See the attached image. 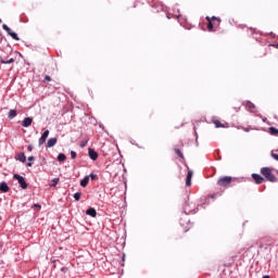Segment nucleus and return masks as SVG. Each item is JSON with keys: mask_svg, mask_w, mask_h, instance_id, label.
<instances>
[{"mask_svg": "<svg viewBox=\"0 0 278 278\" xmlns=\"http://www.w3.org/2000/svg\"><path fill=\"white\" fill-rule=\"evenodd\" d=\"M261 175L265 177L267 181H270L271 184H277V178L275 177V174H273V169L269 167H263L261 168Z\"/></svg>", "mask_w": 278, "mask_h": 278, "instance_id": "obj_1", "label": "nucleus"}, {"mask_svg": "<svg viewBox=\"0 0 278 278\" xmlns=\"http://www.w3.org/2000/svg\"><path fill=\"white\" fill-rule=\"evenodd\" d=\"M232 181L233 178L231 176H222L217 180V186H220L222 188H228Z\"/></svg>", "mask_w": 278, "mask_h": 278, "instance_id": "obj_2", "label": "nucleus"}, {"mask_svg": "<svg viewBox=\"0 0 278 278\" xmlns=\"http://www.w3.org/2000/svg\"><path fill=\"white\" fill-rule=\"evenodd\" d=\"M13 179H16L23 190H27V181H25V178L18 174L13 175Z\"/></svg>", "mask_w": 278, "mask_h": 278, "instance_id": "obj_3", "label": "nucleus"}, {"mask_svg": "<svg viewBox=\"0 0 278 278\" xmlns=\"http://www.w3.org/2000/svg\"><path fill=\"white\" fill-rule=\"evenodd\" d=\"M2 29H4V31H7V34L11 36V38H13V40H21V38H18V35L12 31V29L8 25L3 24Z\"/></svg>", "mask_w": 278, "mask_h": 278, "instance_id": "obj_4", "label": "nucleus"}, {"mask_svg": "<svg viewBox=\"0 0 278 278\" xmlns=\"http://www.w3.org/2000/svg\"><path fill=\"white\" fill-rule=\"evenodd\" d=\"M243 105H245V109L249 111V112H252V113H255L256 112V108H255V104H253V102L251 101H245L243 103Z\"/></svg>", "mask_w": 278, "mask_h": 278, "instance_id": "obj_5", "label": "nucleus"}, {"mask_svg": "<svg viewBox=\"0 0 278 278\" xmlns=\"http://www.w3.org/2000/svg\"><path fill=\"white\" fill-rule=\"evenodd\" d=\"M47 138H49V130H46L39 138V147H42L47 142Z\"/></svg>", "mask_w": 278, "mask_h": 278, "instance_id": "obj_6", "label": "nucleus"}, {"mask_svg": "<svg viewBox=\"0 0 278 278\" xmlns=\"http://www.w3.org/2000/svg\"><path fill=\"white\" fill-rule=\"evenodd\" d=\"M88 153H89L90 160L96 161V160L99 159V153H97V151H94V149L89 148V149H88Z\"/></svg>", "mask_w": 278, "mask_h": 278, "instance_id": "obj_7", "label": "nucleus"}, {"mask_svg": "<svg viewBox=\"0 0 278 278\" xmlns=\"http://www.w3.org/2000/svg\"><path fill=\"white\" fill-rule=\"evenodd\" d=\"M252 179H254L255 184H264V177H262L260 174H252Z\"/></svg>", "mask_w": 278, "mask_h": 278, "instance_id": "obj_8", "label": "nucleus"}, {"mask_svg": "<svg viewBox=\"0 0 278 278\" xmlns=\"http://www.w3.org/2000/svg\"><path fill=\"white\" fill-rule=\"evenodd\" d=\"M31 123H34V119L31 117H25L22 125L23 127H30Z\"/></svg>", "mask_w": 278, "mask_h": 278, "instance_id": "obj_9", "label": "nucleus"}, {"mask_svg": "<svg viewBox=\"0 0 278 278\" xmlns=\"http://www.w3.org/2000/svg\"><path fill=\"white\" fill-rule=\"evenodd\" d=\"M192 170H189L188 174H187V178H186V186H192Z\"/></svg>", "mask_w": 278, "mask_h": 278, "instance_id": "obj_10", "label": "nucleus"}, {"mask_svg": "<svg viewBox=\"0 0 278 278\" xmlns=\"http://www.w3.org/2000/svg\"><path fill=\"white\" fill-rule=\"evenodd\" d=\"M87 216H91L92 218H97V210L90 207L86 211Z\"/></svg>", "mask_w": 278, "mask_h": 278, "instance_id": "obj_11", "label": "nucleus"}, {"mask_svg": "<svg viewBox=\"0 0 278 278\" xmlns=\"http://www.w3.org/2000/svg\"><path fill=\"white\" fill-rule=\"evenodd\" d=\"M55 144H58V138H50L47 142L48 148L55 147Z\"/></svg>", "mask_w": 278, "mask_h": 278, "instance_id": "obj_12", "label": "nucleus"}, {"mask_svg": "<svg viewBox=\"0 0 278 278\" xmlns=\"http://www.w3.org/2000/svg\"><path fill=\"white\" fill-rule=\"evenodd\" d=\"M90 182V176H85L83 180H80L81 188H86L88 184Z\"/></svg>", "mask_w": 278, "mask_h": 278, "instance_id": "obj_13", "label": "nucleus"}, {"mask_svg": "<svg viewBox=\"0 0 278 278\" xmlns=\"http://www.w3.org/2000/svg\"><path fill=\"white\" fill-rule=\"evenodd\" d=\"M0 192H10V187L5 182H2L0 185Z\"/></svg>", "mask_w": 278, "mask_h": 278, "instance_id": "obj_14", "label": "nucleus"}, {"mask_svg": "<svg viewBox=\"0 0 278 278\" xmlns=\"http://www.w3.org/2000/svg\"><path fill=\"white\" fill-rule=\"evenodd\" d=\"M206 21L208 22L207 24L208 31H214V24L212 23V18H210V16H206Z\"/></svg>", "mask_w": 278, "mask_h": 278, "instance_id": "obj_15", "label": "nucleus"}, {"mask_svg": "<svg viewBox=\"0 0 278 278\" xmlns=\"http://www.w3.org/2000/svg\"><path fill=\"white\" fill-rule=\"evenodd\" d=\"M16 160H18V162L25 163L27 161V156H25V153H20Z\"/></svg>", "mask_w": 278, "mask_h": 278, "instance_id": "obj_16", "label": "nucleus"}, {"mask_svg": "<svg viewBox=\"0 0 278 278\" xmlns=\"http://www.w3.org/2000/svg\"><path fill=\"white\" fill-rule=\"evenodd\" d=\"M17 112H16V110H11V111H9V118L10 119H12V118H16V116H17Z\"/></svg>", "mask_w": 278, "mask_h": 278, "instance_id": "obj_17", "label": "nucleus"}, {"mask_svg": "<svg viewBox=\"0 0 278 278\" xmlns=\"http://www.w3.org/2000/svg\"><path fill=\"white\" fill-rule=\"evenodd\" d=\"M269 134L270 136H278V129L275 127H269Z\"/></svg>", "mask_w": 278, "mask_h": 278, "instance_id": "obj_18", "label": "nucleus"}, {"mask_svg": "<svg viewBox=\"0 0 278 278\" xmlns=\"http://www.w3.org/2000/svg\"><path fill=\"white\" fill-rule=\"evenodd\" d=\"M58 161H59V162H66V154L60 153V154L58 155Z\"/></svg>", "mask_w": 278, "mask_h": 278, "instance_id": "obj_19", "label": "nucleus"}, {"mask_svg": "<svg viewBox=\"0 0 278 278\" xmlns=\"http://www.w3.org/2000/svg\"><path fill=\"white\" fill-rule=\"evenodd\" d=\"M213 123H214L215 127H217V128L225 127V124L220 123V121H218V119L213 121Z\"/></svg>", "mask_w": 278, "mask_h": 278, "instance_id": "obj_20", "label": "nucleus"}, {"mask_svg": "<svg viewBox=\"0 0 278 278\" xmlns=\"http://www.w3.org/2000/svg\"><path fill=\"white\" fill-rule=\"evenodd\" d=\"M176 155H178V157H181V160H184V153L181 152V150H179L178 148L174 149Z\"/></svg>", "mask_w": 278, "mask_h": 278, "instance_id": "obj_21", "label": "nucleus"}, {"mask_svg": "<svg viewBox=\"0 0 278 278\" xmlns=\"http://www.w3.org/2000/svg\"><path fill=\"white\" fill-rule=\"evenodd\" d=\"M59 182H60V178H54V179L52 180L51 187H52V188H55V186H58Z\"/></svg>", "mask_w": 278, "mask_h": 278, "instance_id": "obj_22", "label": "nucleus"}, {"mask_svg": "<svg viewBox=\"0 0 278 278\" xmlns=\"http://www.w3.org/2000/svg\"><path fill=\"white\" fill-rule=\"evenodd\" d=\"M74 199H75V201H79V199H81V193L76 192V193L74 194Z\"/></svg>", "mask_w": 278, "mask_h": 278, "instance_id": "obj_23", "label": "nucleus"}, {"mask_svg": "<svg viewBox=\"0 0 278 278\" xmlns=\"http://www.w3.org/2000/svg\"><path fill=\"white\" fill-rule=\"evenodd\" d=\"M212 21H216L217 25H220V18L219 17L213 16V17H211V22Z\"/></svg>", "mask_w": 278, "mask_h": 278, "instance_id": "obj_24", "label": "nucleus"}, {"mask_svg": "<svg viewBox=\"0 0 278 278\" xmlns=\"http://www.w3.org/2000/svg\"><path fill=\"white\" fill-rule=\"evenodd\" d=\"M31 162H34V156H29L28 157V163H27V166H33Z\"/></svg>", "mask_w": 278, "mask_h": 278, "instance_id": "obj_25", "label": "nucleus"}, {"mask_svg": "<svg viewBox=\"0 0 278 278\" xmlns=\"http://www.w3.org/2000/svg\"><path fill=\"white\" fill-rule=\"evenodd\" d=\"M14 63V59H10L9 61H2V64H12Z\"/></svg>", "mask_w": 278, "mask_h": 278, "instance_id": "obj_26", "label": "nucleus"}, {"mask_svg": "<svg viewBox=\"0 0 278 278\" xmlns=\"http://www.w3.org/2000/svg\"><path fill=\"white\" fill-rule=\"evenodd\" d=\"M71 157L72 160H75V157H77V152L71 151Z\"/></svg>", "mask_w": 278, "mask_h": 278, "instance_id": "obj_27", "label": "nucleus"}, {"mask_svg": "<svg viewBox=\"0 0 278 278\" xmlns=\"http://www.w3.org/2000/svg\"><path fill=\"white\" fill-rule=\"evenodd\" d=\"M90 179H92V181H94V179H97V175L96 174H90Z\"/></svg>", "mask_w": 278, "mask_h": 278, "instance_id": "obj_28", "label": "nucleus"}, {"mask_svg": "<svg viewBox=\"0 0 278 278\" xmlns=\"http://www.w3.org/2000/svg\"><path fill=\"white\" fill-rule=\"evenodd\" d=\"M271 157L278 162V154L271 153Z\"/></svg>", "mask_w": 278, "mask_h": 278, "instance_id": "obj_29", "label": "nucleus"}, {"mask_svg": "<svg viewBox=\"0 0 278 278\" xmlns=\"http://www.w3.org/2000/svg\"><path fill=\"white\" fill-rule=\"evenodd\" d=\"M45 80L46 81H51V76H49V75L45 76Z\"/></svg>", "mask_w": 278, "mask_h": 278, "instance_id": "obj_30", "label": "nucleus"}, {"mask_svg": "<svg viewBox=\"0 0 278 278\" xmlns=\"http://www.w3.org/2000/svg\"><path fill=\"white\" fill-rule=\"evenodd\" d=\"M28 151H33V148H31V146H28Z\"/></svg>", "mask_w": 278, "mask_h": 278, "instance_id": "obj_31", "label": "nucleus"}, {"mask_svg": "<svg viewBox=\"0 0 278 278\" xmlns=\"http://www.w3.org/2000/svg\"><path fill=\"white\" fill-rule=\"evenodd\" d=\"M273 47H275L276 49H278V43H277V45H273Z\"/></svg>", "mask_w": 278, "mask_h": 278, "instance_id": "obj_32", "label": "nucleus"}, {"mask_svg": "<svg viewBox=\"0 0 278 278\" xmlns=\"http://www.w3.org/2000/svg\"><path fill=\"white\" fill-rule=\"evenodd\" d=\"M35 207H39L40 208V204H35Z\"/></svg>", "mask_w": 278, "mask_h": 278, "instance_id": "obj_33", "label": "nucleus"}, {"mask_svg": "<svg viewBox=\"0 0 278 278\" xmlns=\"http://www.w3.org/2000/svg\"><path fill=\"white\" fill-rule=\"evenodd\" d=\"M211 199H214V195H211Z\"/></svg>", "mask_w": 278, "mask_h": 278, "instance_id": "obj_34", "label": "nucleus"}]
</instances>
